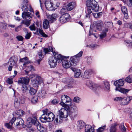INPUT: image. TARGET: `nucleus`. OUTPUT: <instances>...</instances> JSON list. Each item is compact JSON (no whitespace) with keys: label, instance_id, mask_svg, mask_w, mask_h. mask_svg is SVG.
Wrapping results in <instances>:
<instances>
[{"label":"nucleus","instance_id":"15","mask_svg":"<svg viewBox=\"0 0 132 132\" xmlns=\"http://www.w3.org/2000/svg\"><path fill=\"white\" fill-rule=\"evenodd\" d=\"M29 81V78L26 77L20 78L18 81L19 84H21L22 85L28 84Z\"/></svg>","mask_w":132,"mask_h":132},{"label":"nucleus","instance_id":"40","mask_svg":"<svg viewBox=\"0 0 132 132\" xmlns=\"http://www.w3.org/2000/svg\"><path fill=\"white\" fill-rule=\"evenodd\" d=\"M104 89L106 90H109L110 89V85L109 83L106 81L104 82Z\"/></svg>","mask_w":132,"mask_h":132},{"label":"nucleus","instance_id":"10","mask_svg":"<svg viewBox=\"0 0 132 132\" xmlns=\"http://www.w3.org/2000/svg\"><path fill=\"white\" fill-rule=\"evenodd\" d=\"M70 60L71 62L70 61L67 60L66 57L65 59L63 61L62 65L64 68H68L70 67L71 65L75 66L73 65V62L72 63L70 59Z\"/></svg>","mask_w":132,"mask_h":132},{"label":"nucleus","instance_id":"35","mask_svg":"<svg viewBox=\"0 0 132 132\" xmlns=\"http://www.w3.org/2000/svg\"><path fill=\"white\" fill-rule=\"evenodd\" d=\"M41 26L40 25V28H39L38 29L37 28V30L38 31L39 33L40 34L42 35L43 37H47V35L43 31V30L41 28Z\"/></svg>","mask_w":132,"mask_h":132},{"label":"nucleus","instance_id":"55","mask_svg":"<svg viewBox=\"0 0 132 132\" xmlns=\"http://www.w3.org/2000/svg\"><path fill=\"white\" fill-rule=\"evenodd\" d=\"M6 82L7 83L10 84H11L13 83L12 79L11 78H8L7 79Z\"/></svg>","mask_w":132,"mask_h":132},{"label":"nucleus","instance_id":"6","mask_svg":"<svg viewBox=\"0 0 132 132\" xmlns=\"http://www.w3.org/2000/svg\"><path fill=\"white\" fill-rule=\"evenodd\" d=\"M69 108L70 109L68 112L69 114L71 119L73 120L77 115V107L75 106L72 105Z\"/></svg>","mask_w":132,"mask_h":132},{"label":"nucleus","instance_id":"61","mask_svg":"<svg viewBox=\"0 0 132 132\" xmlns=\"http://www.w3.org/2000/svg\"><path fill=\"white\" fill-rule=\"evenodd\" d=\"M16 38L19 41H22L23 39V38L21 36H18L16 37Z\"/></svg>","mask_w":132,"mask_h":132},{"label":"nucleus","instance_id":"19","mask_svg":"<svg viewBox=\"0 0 132 132\" xmlns=\"http://www.w3.org/2000/svg\"><path fill=\"white\" fill-rule=\"evenodd\" d=\"M15 119V118H12L9 123H6L5 124V126L8 129L11 130L13 128L12 125L14 122Z\"/></svg>","mask_w":132,"mask_h":132},{"label":"nucleus","instance_id":"1","mask_svg":"<svg viewBox=\"0 0 132 132\" xmlns=\"http://www.w3.org/2000/svg\"><path fill=\"white\" fill-rule=\"evenodd\" d=\"M47 109L43 110V114L40 117V120L43 123L52 121L54 119L55 115L52 112H48Z\"/></svg>","mask_w":132,"mask_h":132},{"label":"nucleus","instance_id":"28","mask_svg":"<svg viewBox=\"0 0 132 132\" xmlns=\"http://www.w3.org/2000/svg\"><path fill=\"white\" fill-rule=\"evenodd\" d=\"M28 120H31L32 123L36 126L40 124L39 122L38 121L36 117H34L32 119L30 118H28Z\"/></svg>","mask_w":132,"mask_h":132},{"label":"nucleus","instance_id":"58","mask_svg":"<svg viewBox=\"0 0 132 132\" xmlns=\"http://www.w3.org/2000/svg\"><path fill=\"white\" fill-rule=\"evenodd\" d=\"M74 102L77 103L79 102V98L78 97H75L73 99Z\"/></svg>","mask_w":132,"mask_h":132},{"label":"nucleus","instance_id":"42","mask_svg":"<svg viewBox=\"0 0 132 132\" xmlns=\"http://www.w3.org/2000/svg\"><path fill=\"white\" fill-rule=\"evenodd\" d=\"M38 101V97L36 96H34L31 99V102L34 104H35Z\"/></svg>","mask_w":132,"mask_h":132},{"label":"nucleus","instance_id":"59","mask_svg":"<svg viewBox=\"0 0 132 132\" xmlns=\"http://www.w3.org/2000/svg\"><path fill=\"white\" fill-rule=\"evenodd\" d=\"M58 101L56 99H55L52 100L51 102V103L53 104H56L58 102Z\"/></svg>","mask_w":132,"mask_h":132},{"label":"nucleus","instance_id":"46","mask_svg":"<svg viewBox=\"0 0 132 132\" xmlns=\"http://www.w3.org/2000/svg\"><path fill=\"white\" fill-rule=\"evenodd\" d=\"M102 12L97 13H93V16L95 18H98L100 17L102 15Z\"/></svg>","mask_w":132,"mask_h":132},{"label":"nucleus","instance_id":"52","mask_svg":"<svg viewBox=\"0 0 132 132\" xmlns=\"http://www.w3.org/2000/svg\"><path fill=\"white\" fill-rule=\"evenodd\" d=\"M105 24L106 27H110L112 26L113 23L110 22H106Z\"/></svg>","mask_w":132,"mask_h":132},{"label":"nucleus","instance_id":"20","mask_svg":"<svg viewBox=\"0 0 132 132\" xmlns=\"http://www.w3.org/2000/svg\"><path fill=\"white\" fill-rule=\"evenodd\" d=\"M76 5V2H71L67 4L66 6L67 9L68 11H71L75 7Z\"/></svg>","mask_w":132,"mask_h":132},{"label":"nucleus","instance_id":"56","mask_svg":"<svg viewBox=\"0 0 132 132\" xmlns=\"http://www.w3.org/2000/svg\"><path fill=\"white\" fill-rule=\"evenodd\" d=\"M31 33H27L25 36V38L26 39H29L31 37Z\"/></svg>","mask_w":132,"mask_h":132},{"label":"nucleus","instance_id":"9","mask_svg":"<svg viewBox=\"0 0 132 132\" xmlns=\"http://www.w3.org/2000/svg\"><path fill=\"white\" fill-rule=\"evenodd\" d=\"M17 61L18 59L17 57L15 56H13L10 58L8 62V64L9 65H12L16 67L17 65Z\"/></svg>","mask_w":132,"mask_h":132},{"label":"nucleus","instance_id":"3","mask_svg":"<svg viewBox=\"0 0 132 132\" xmlns=\"http://www.w3.org/2000/svg\"><path fill=\"white\" fill-rule=\"evenodd\" d=\"M30 77L32 79L31 81L34 86H38L39 84L43 82V79L39 75L34 74L30 75Z\"/></svg>","mask_w":132,"mask_h":132},{"label":"nucleus","instance_id":"43","mask_svg":"<svg viewBox=\"0 0 132 132\" xmlns=\"http://www.w3.org/2000/svg\"><path fill=\"white\" fill-rule=\"evenodd\" d=\"M36 90L33 88H30L29 90V93L32 95H35L36 93Z\"/></svg>","mask_w":132,"mask_h":132},{"label":"nucleus","instance_id":"12","mask_svg":"<svg viewBox=\"0 0 132 132\" xmlns=\"http://www.w3.org/2000/svg\"><path fill=\"white\" fill-rule=\"evenodd\" d=\"M59 114L62 119L66 118L68 117L69 115V112L64 108H62L59 111Z\"/></svg>","mask_w":132,"mask_h":132},{"label":"nucleus","instance_id":"57","mask_svg":"<svg viewBox=\"0 0 132 132\" xmlns=\"http://www.w3.org/2000/svg\"><path fill=\"white\" fill-rule=\"evenodd\" d=\"M122 98L121 97H117L114 99V100L116 101H121Z\"/></svg>","mask_w":132,"mask_h":132},{"label":"nucleus","instance_id":"33","mask_svg":"<svg viewBox=\"0 0 132 132\" xmlns=\"http://www.w3.org/2000/svg\"><path fill=\"white\" fill-rule=\"evenodd\" d=\"M92 73L91 70H86L84 73V77L85 78H88L90 77V75Z\"/></svg>","mask_w":132,"mask_h":132},{"label":"nucleus","instance_id":"8","mask_svg":"<svg viewBox=\"0 0 132 132\" xmlns=\"http://www.w3.org/2000/svg\"><path fill=\"white\" fill-rule=\"evenodd\" d=\"M86 85L94 91L98 90L99 87L98 85L93 83L92 81L89 80H88L86 81Z\"/></svg>","mask_w":132,"mask_h":132},{"label":"nucleus","instance_id":"49","mask_svg":"<svg viewBox=\"0 0 132 132\" xmlns=\"http://www.w3.org/2000/svg\"><path fill=\"white\" fill-rule=\"evenodd\" d=\"M26 20V21H25L24 24L26 25L27 27L29 26L30 23V20H29V19H30L29 18H27V19H25Z\"/></svg>","mask_w":132,"mask_h":132},{"label":"nucleus","instance_id":"17","mask_svg":"<svg viewBox=\"0 0 132 132\" xmlns=\"http://www.w3.org/2000/svg\"><path fill=\"white\" fill-rule=\"evenodd\" d=\"M45 5L47 9L49 11H53L55 10L53 5L51 2L50 1H46Z\"/></svg>","mask_w":132,"mask_h":132},{"label":"nucleus","instance_id":"2","mask_svg":"<svg viewBox=\"0 0 132 132\" xmlns=\"http://www.w3.org/2000/svg\"><path fill=\"white\" fill-rule=\"evenodd\" d=\"M86 5L87 7L88 13L90 14L92 12L91 9L95 12H97L99 9V7L97 6V3L95 0H90L87 1Z\"/></svg>","mask_w":132,"mask_h":132},{"label":"nucleus","instance_id":"14","mask_svg":"<svg viewBox=\"0 0 132 132\" xmlns=\"http://www.w3.org/2000/svg\"><path fill=\"white\" fill-rule=\"evenodd\" d=\"M48 62L51 68H54L57 65V61L55 59L54 57H50L49 58Z\"/></svg>","mask_w":132,"mask_h":132},{"label":"nucleus","instance_id":"53","mask_svg":"<svg viewBox=\"0 0 132 132\" xmlns=\"http://www.w3.org/2000/svg\"><path fill=\"white\" fill-rule=\"evenodd\" d=\"M22 27V25L21 24L16 27L15 28V31L16 32H18L20 30Z\"/></svg>","mask_w":132,"mask_h":132},{"label":"nucleus","instance_id":"50","mask_svg":"<svg viewBox=\"0 0 132 132\" xmlns=\"http://www.w3.org/2000/svg\"><path fill=\"white\" fill-rule=\"evenodd\" d=\"M30 30L31 31H35L36 30V28L35 26V25L34 23L32 25H31L29 27Z\"/></svg>","mask_w":132,"mask_h":132},{"label":"nucleus","instance_id":"21","mask_svg":"<svg viewBox=\"0 0 132 132\" xmlns=\"http://www.w3.org/2000/svg\"><path fill=\"white\" fill-rule=\"evenodd\" d=\"M94 126H95L94 125H93V127L89 125H86L85 132H94L95 129Z\"/></svg>","mask_w":132,"mask_h":132},{"label":"nucleus","instance_id":"24","mask_svg":"<svg viewBox=\"0 0 132 132\" xmlns=\"http://www.w3.org/2000/svg\"><path fill=\"white\" fill-rule=\"evenodd\" d=\"M121 10L122 12L124 15V17L125 19H128V15L127 8L125 6H122L121 8Z\"/></svg>","mask_w":132,"mask_h":132},{"label":"nucleus","instance_id":"22","mask_svg":"<svg viewBox=\"0 0 132 132\" xmlns=\"http://www.w3.org/2000/svg\"><path fill=\"white\" fill-rule=\"evenodd\" d=\"M117 124L115 123L111 124L109 126L108 129L110 132H116L117 130Z\"/></svg>","mask_w":132,"mask_h":132},{"label":"nucleus","instance_id":"41","mask_svg":"<svg viewBox=\"0 0 132 132\" xmlns=\"http://www.w3.org/2000/svg\"><path fill=\"white\" fill-rule=\"evenodd\" d=\"M81 72L79 70H76V72H75V77L76 78H79L81 77Z\"/></svg>","mask_w":132,"mask_h":132},{"label":"nucleus","instance_id":"26","mask_svg":"<svg viewBox=\"0 0 132 132\" xmlns=\"http://www.w3.org/2000/svg\"><path fill=\"white\" fill-rule=\"evenodd\" d=\"M15 119V120L16 122L15 125L16 126H23L24 123V121L21 118H17Z\"/></svg>","mask_w":132,"mask_h":132},{"label":"nucleus","instance_id":"32","mask_svg":"<svg viewBox=\"0 0 132 132\" xmlns=\"http://www.w3.org/2000/svg\"><path fill=\"white\" fill-rule=\"evenodd\" d=\"M46 93V91L44 90H41L40 91L38 95V96L40 98H44L45 97Z\"/></svg>","mask_w":132,"mask_h":132},{"label":"nucleus","instance_id":"62","mask_svg":"<svg viewBox=\"0 0 132 132\" xmlns=\"http://www.w3.org/2000/svg\"><path fill=\"white\" fill-rule=\"evenodd\" d=\"M38 55L39 59H42L43 57V55L42 54V52H39L38 53Z\"/></svg>","mask_w":132,"mask_h":132},{"label":"nucleus","instance_id":"18","mask_svg":"<svg viewBox=\"0 0 132 132\" xmlns=\"http://www.w3.org/2000/svg\"><path fill=\"white\" fill-rule=\"evenodd\" d=\"M46 15L48 19L52 22L55 21L56 20V18L58 17L57 15L55 13L53 14L52 15L47 14Z\"/></svg>","mask_w":132,"mask_h":132},{"label":"nucleus","instance_id":"48","mask_svg":"<svg viewBox=\"0 0 132 132\" xmlns=\"http://www.w3.org/2000/svg\"><path fill=\"white\" fill-rule=\"evenodd\" d=\"M106 127V126L104 125L103 126L100 127L97 129V132H102L105 129Z\"/></svg>","mask_w":132,"mask_h":132},{"label":"nucleus","instance_id":"30","mask_svg":"<svg viewBox=\"0 0 132 132\" xmlns=\"http://www.w3.org/2000/svg\"><path fill=\"white\" fill-rule=\"evenodd\" d=\"M49 22L47 19H45L43 22V27L45 29H47L50 27Z\"/></svg>","mask_w":132,"mask_h":132},{"label":"nucleus","instance_id":"37","mask_svg":"<svg viewBox=\"0 0 132 132\" xmlns=\"http://www.w3.org/2000/svg\"><path fill=\"white\" fill-rule=\"evenodd\" d=\"M108 31V29H106L104 30H103L102 33L100 35V38L101 39H102L105 37L106 36V33Z\"/></svg>","mask_w":132,"mask_h":132},{"label":"nucleus","instance_id":"5","mask_svg":"<svg viewBox=\"0 0 132 132\" xmlns=\"http://www.w3.org/2000/svg\"><path fill=\"white\" fill-rule=\"evenodd\" d=\"M25 102V99L23 96L18 95L15 97L14 104L16 107L19 106L20 104H23Z\"/></svg>","mask_w":132,"mask_h":132},{"label":"nucleus","instance_id":"47","mask_svg":"<svg viewBox=\"0 0 132 132\" xmlns=\"http://www.w3.org/2000/svg\"><path fill=\"white\" fill-rule=\"evenodd\" d=\"M65 102H63V101H62L61 103H60V104L63 107H64V108H66L67 107V108H70L69 107V106H71V104L70 103V104H68L67 105L65 103Z\"/></svg>","mask_w":132,"mask_h":132},{"label":"nucleus","instance_id":"25","mask_svg":"<svg viewBox=\"0 0 132 132\" xmlns=\"http://www.w3.org/2000/svg\"><path fill=\"white\" fill-rule=\"evenodd\" d=\"M61 101L65 103L71 102V99L68 96L66 95H63L61 97Z\"/></svg>","mask_w":132,"mask_h":132},{"label":"nucleus","instance_id":"27","mask_svg":"<svg viewBox=\"0 0 132 132\" xmlns=\"http://www.w3.org/2000/svg\"><path fill=\"white\" fill-rule=\"evenodd\" d=\"M116 91H119L123 94H126L129 90L121 88L120 87H116L115 89Z\"/></svg>","mask_w":132,"mask_h":132},{"label":"nucleus","instance_id":"16","mask_svg":"<svg viewBox=\"0 0 132 132\" xmlns=\"http://www.w3.org/2000/svg\"><path fill=\"white\" fill-rule=\"evenodd\" d=\"M24 112L21 110H19L15 111L13 113V115L16 118H19V117L22 116L24 114Z\"/></svg>","mask_w":132,"mask_h":132},{"label":"nucleus","instance_id":"23","mask_svg":"<svg viewBox=\"0 0 132 132\" xmlns=\"http://www.w3.org/2000/svg\"><path fill=\"white\" fill-rule=\"evenodd\" d=\"M124 80L123 79L117 80L114 82V85L116 86L117 87L122 86L124 85Z\"/></svg>","mask_w":132,"mask_h":132},{"label":"nucleus","instance_id":"44","mask_svg":"<svg viewBox=\"0 0 132 132\" xmlns=\"http://www.w3.org/2000/svg\"><path fill=\"white\" fill-rule=\"evenodd\" d=\"M6 24L2 22H0V28L5 29L7 27Z\"/></svg>","mask_w":132,"mask_h":132},{"label":"nucleus","instance_id":"63","mask_svg":"<svg viewBox=\"0 0 132 132\" xmlns=\"http://www.w3.org/2000/svg\"><path fill=\"white\" fill-rule=\"evenodd\" d=\"M127 5L130 6H132V0H129L127 3Z\"/></svg>","mask_w":132,"mask_h":132},{"label":"nucleus","instance_id":"11","mask_svg":"<svg viewBox=\"0 0 132 132\" xmlns=\"http://www.w3.org/2000/svg\"><path fill=\"white\" fill-rule=\"evenodd\" d=\"M53 53L54 56V57L56 61L59 63H61L62 61H63L65 59L66 57H63L60 54H59L55 52H53Z\"/></svg>","mask_w":132,"mask_h":132},{"label":"nucleus","instance_id":"51","mask_svg":"<svg viewBox=\"0 0 132 132\" xmlns=\"http://www.w3.org/2000/svg\"><path fill=\"white\" fill-rule=\"evenodd\" d=\"M126 81L129 83H130L131 82L132 80L130 76H128V77L126 78L125 79Z\"/></svg>","mask_w":132,"mask_h":132},{"label":"nucleus","instance_id":"29","mask_svg":"<svg viewBox=\"0 0 132 132\" xmlns=\"http://www.w3.org/2000/svg\"><path fill=\"white\" fill-rule=\"evenodd\" d=\"M63 121V119L60 116L59 114L57 115L54 121V122L55 124L57 125L59 123H60Z\"/></svg>","mask_w":132,"mask_h":132},{"label":"nucleus","instance_id":"45","mask_svg":"<svg viewBox=\"0 0 132 132\" xmlns=\"http://www.w3.org/2000/svg\"><path fill=\"white\" fill-rule=\"evenodd\" d=\"M28 84H23L22 85V90L23 92H25L28 90Z\"/></svg>","mask_w":132,"mask_h":132},{"label":"nucleus","instance_id":"38","mask_svg":"<svg viewBox=\"0 0 132 132\" xmlns=\"http://www.w3.org/2000/svg\"><path fill=\"white\" fill-rule=\"evenodd\" d=\"M73 79H70L67 82L68 87L69 88H71L73 87Z\"/></svg>","mask_w":132,"mask_h":132},{"label":"nucleus","instance_id":"4","mask_svg":"<svg viewBox=\"0 0 132 132\" xmlns=\"http://www.w3.org/2000/svg\"><path fill=\"white\" fill-rule=\"evenodd\" d=\"M22 11H24L22 14V17L24 19L31 18L32 15L30 12H27L28 11V9L26 4L23 5L21 7Z\"/></svg>","mask_w":132,"mask_h":132},{"label":"nucleus","instance_id":"39","mask_svg":"<svg viewBox=\"0 0 132 132\" xmlns=\"http://www.w3.org/2000/svg\"><path fill=\"white\" fill-rule=\"evenodd\" d=\"M36 127L37 129L41 132H44L45 130V129L43 126H41L40 124Z\"/></svg>","mask_w":132,"mask_h":132},{"label":"nucleus","instance_id":"54","mask_svg":"<svg viewBox=\"0 0 132 132\" xmlns=\"http://www.w3.org/2000/svg\"><path fill=\"white\" fill-rule=\"evenodd\" d=\"M97 26L101 27L103 26V24L102 21H99L97 22Z\"/></svg>","mask_w":132,"mask_h":132},{"label":"nucleus","instance_id":"31","mask_svg":"<svg viewBox=\"0 0 132 132\" xmlns=\"http://www.w3.org/2000/svg\"><path fill=\"white\" fill-rule=\"evenodd\" d=\"M85 125V123L82 120L79 121L78 122L77 127L79 130L82 129Z\"/></svg>","mask_w":132,"mask_h":132},{"label":"nucleus","instance_id":"34","mask_svg":"<svg viewBox=\"0 0 132 132\" xmlns=\"http://www.w3.org/2000/svg\"><path fill=\"white\" fill-rule=\"evenodd\" d=\"M19 61L20 62H24L23 64V65L28 64L29 63L28 61V58L27 57L20 59Z\"/></svg>","mask_w":132,"mask_h":132},{"label":"nucleus","instance_id":"7","mask_svg":"<svg viewBox=\"0 0 132 132\" xmlns=\"http://www.w3.org/2000/svg\"><path fill=\"white\" fill-rule=\"evenodd\" d=\"M82 51H80L76 55L71 57L70 58L72 62H73V65L74 66H76L79 62L80 60V57L82 56Z\"/></svg>","mask_w":132,"mask_h":132},{"label":"nucleus","instance_id":"13","mask_svg":"<svg viewBox=\"0 0 132 132\" xmlns=\"http://www.w3.org/2000/svg\"><path fill=\"white\" fill-rule=\"evenodd\" d=\"M70 15L68 13L65 14L60 17L59 20L62 23H64L69 20Z\"/></svg>","mask_w":132,"mask_h":132},{"label":"nucleus","instance_id":"60","mask_svg":"<svg viewBox=\"0 0 132 132\" xmlns=\"http://www.w3.org/2000/svg\"><path fill=\"white\" fill-rule=\"evenodd\" d=\"M93 26H90L89 31V35H90L92 34V32L93 31Z\"/></svg>","mask_w":132,"mask_h":132},{"label":"nucleus","instance_id":"36","mask_svg":"<svg viewBox=\"0 0 132 132\" xmlns=\"http://www.w3.org/2000/svg\"><path fill=\"white\" fill-rule=\"evenodd\" d=\"M126 97H125L122 98V100L120 103V104L122 105H127L129 103Z\"/></svg>","mask_w":132,"mask_h":132},{"label":"nucleus","instance_id":"64","mask_svg":"<svg viewBox=\"0 0 132 132\" xmlns=\"http://www.w3.org/2000/svg\"><path fill=\"white\" fill-rule=\"evenodd\" d=\"M126 98L129 102L130 100L132 99V96H128Z\"/></svg>","mask_w":132,"mask_h":132}]
</instances>
